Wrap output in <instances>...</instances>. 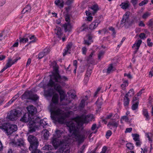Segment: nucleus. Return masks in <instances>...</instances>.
<instances>
[{"label":"nucleus","instance_id":"obj_31","mask_svg":"<svg viewBox=\"0 0 153 153\" xmlns=\"http://www.w3.org/2000/svg\"><path fill=\"white\" fill-rule=\"evenodd\" d=\"M37 148L38 147L36 146L35 148H32V149L29 148V149L31 152V153H42L41 151L37 149Z\"/></svg>","mask_w":153,"mask_h":153},{"label":"nucleus","instance_id":"obj_53","mask_svg":"<svg viewBox=\"0 0 153 153\" xmlns=\"http://www.w3.org/2000/svg\"><path fill=\"white\" fill-rule=\"evenodd\" d=\"M85 146L83 145L79 150L77 153H83L84 152L83 150L85 149Z\"/></svg>","mask_w":153,"mask_h":153},{"label":"nucleus","instance_id":"obj_26","mask_svg":"<svg viewBox=\"0 0 153 153\" xmlns=\"http://www.w3.org/2000/svg\"><path fill=\"white\" fill-rule=\"evenodd\" d=\"M63 26L65 31H69L71 27V26L69 22L65 23L63 25Z\"/></svg>","mask_w":153,"mask_h":153},{"label":"nucleus","instance_id":"obj_61","mask_svg":"<svg viewBox=\"0 0 153 153\" xmlns=\"http://www.w3.org/2000/svg\"><path fill=\"white\" fill-rule=\"evenodd\" d=\"M135 141L136 142L135 143L136 146H140L142 144V142L140 141V140Z\"/></svg>","mask_w":153,"mask_h":153},{"label":"nucleus","instance_id":"obj_39","mask_svg":"<svg viewBox=\"0 0 153 153\" xmlns=\"http://www.w3.org/2000/svg\"><path fill=\"white\" fill-rule=\"evenodd\" d=\"M19 42L20 43H25L28 40L27 38H25L24 37H23V38H22L21 37H19Z\"/></svg>","mask_w":153,"mask_h":153},{"label":"nucleus","instance_id":"obj_55","mask_svg":"<svg viewBox=\"0 0 153 153\" xmlns=\"http://www.w3.org/2000/svg\"><path fill=\"white\" fill-rule=\"evenodd\" d=\"M87 40L89 41L90 42H92V36L90 34H88L86 37Z\"/></svg>","mask_w":153,"mask_h":153},{"label":"nucleus","instance_id":"obj_58","mask_svg":"<svg viewBox=\"0 0 153 153\" xmlns=\"http://www.w3.org/2000/svg\"><path fill=\"white\" fill-rule=\"evenodd\" d=\"M19 97V94H17L15 95L14 97H13V98L11 99L12 101L13 102H14L16 99H17Z\"/></svg>","mask_w":153,"mask_h":153},{"label":"nucleus","instance_id":"obj_8","mask_svg":"<svg viewBox=\"0 0 153 153\" xmlns=\"http://www.w3.org/2000/svg\"><path fill=\"white\" fill-rule=\"evenodd\" d=\"M27 140L30 143L29 148L32 149L33 148L38 147L39 146V142L38 139L34 136L33 135H29L28 137Z\"/></svg>","mask_w":153,"mask_h":153},{"label":"nucleus","instance_id":"obj_5","mask_svg":"<svg viewBox=\"0 0 153 153\" xmlns=\"http://www.w3.org/2000/svg\"><path fill=\"white\" fill-rule=\"evenodd\" d=\"M0 128L9 135L17 130V126L15 125H10L9 123H4L0 126Z\"/></svg>","mask_w":153,"mask_h":153},{"label":"nucleus","instance_id":"obj_51","mask_svg":"<svg viewBox=\"0 0 153 153\" xmlns=\"http://www.w3.org/2000/svg\"><path fill=\"white\" fill-rule=\"evenodd\" d=\"M138 134H134V141L140 140Z\"/></svg>","mask_w":153,"mask_h":153},{"label":"nucleus","instance_id":"obj_42","mask_svg":"<svg viewBox=\"0 0 153 153\" xmlns=\"http://www.w3.org/2000/svg\"><path fill=\"white\" fill-rule=\"evenodd\" d=\"M128 85L127 81L126 80L121 85V87L123 90H124L125 87Z\"/></svg>","mask_w":153,"mask_h":153},{"label":"nucleus","instance_id":"obj_21","mask_svg":"<svg viewBox=\"0 0 153 153\" xmlns=\"http://www.w3.org/2000/svg\"><path fill=\"white\" fill-rule=\"evenodd\" d=\"M130 5L129 2L128 1H126L125 2L122 3L120 5V6L123 9H126L128 8Z\"/></svg>","mask_w":153,"mask_h":153},{"label":"nucleus","instance_id":"obj_47","mask_svg":"<svg viewBox=\"0 0 153 153\" xmlns=\"http://www.w3.org/2000/svg\"><path fill=\"white\" fill-rule=\"evenodd\" d=\"M151 39L150 38H148L147 39V45L150 47H151L153 45V43L152 42H151Z\"/></svg>","mask_w":153,"mask_h":153},{"label":"nucleus","instance_id":"obj_45","mask_svg":"<svg viewBox=\"0 0 153 153\" xmlns=\"http://www.w3.org/2000/svg\"><path fill=\"white\" fill-rule=\"evenodd\" d=\"M129 119L126 116H123L121 118V123L123 121H125V122H127L128 121Z\"/></svg>","mask_w":153,"mask_h":153},{"label":"nucleus","instance_id":"obj_36","mask_svg":"<svg viewBox=\"0 0 153 153\" xmlns=\"http://www.w3.org/2000/svg\"><path fill=\"white\" fill-rule=\"evenodd\" d=\"M14 64V62H13L12 59L10 58H9L6 65L9 68Z\"/></svg>","mask_w":153,"mask_h":153},{"label":"nucleus","instance_id":"obj_20","mask_svg":"<svg viewBox=\"0 0 153 153\" xmlns=\"http://www.w3.org/2000/svg\"><path fill=\"white\" fill-rule=\"evenodd\" d=\"M142 43V41L141 39H139L138 40H136L135 41V42L134 43V47H136L134 50V53L137 52L138 51L139 47Z\"/></svg>","mask_w":153,"mask_h":153},{"label":"nucleus","instance_id":"obj_60","mask_svg":"<svg viewBox=\"0 0 153 153\" xmlns=\"http://www.w3.org/2000/svg\"><path fill=\"white\" fill-rule=\"evenodd\" d=\"M132 130V128H126L125 131V133H130Z\"/></svg>","mask_w":153,"mask_h":153},{"label":"nucleus","instance_id":"obj_18","mask_svg":"<svg viewBox=\"0 0 153 153\" xmlns=\"http://www.w3.org/2000/svg\"><path fill=\"white\" fill-rule=\"evenodd\" d=\"M59 151L60 153H69L70 152L68 145H63L62 147L59 148Z\"/></svg>","mask_w":153,"mask_h":153},{"label":"nucleus","instance_id":"obj_50","mask_svg":"<svg viewBox=\"0 0 153 153\" xmlns=\"http://www.w3.org/2000/svg\"><path fill=\"white\" fill-rule=\"evenodd\" d=\"M112 134V133L111 131H108L105 135L106 138H108Z\"/></svg>","mask_w":153,"mask_h":153},{"label":"nucleus","instance_id":"obj_34","mask_svg":"<svg viewBox=\"0 0 153 153\" xmlns=\"http://www.w3.org/2000/svg\"><path fill=\"white\" fill-rule=\"evenodd\" d=\"M31 7L30 6L27 5L22 10V13H25L26 12H30L31 10Z\"/></svg>","mask_w":153,"mask_h":153},{"label":"nucleus","instance_id":"obj_56","mask_svg":"<svg viewBox=\"0 0 153 153\" xmlns=\"http://www.w3.org/2000/svg\"><path fill=\"white\" fill-rule=\"evenodd\" d=\"M50 52V49L48 48L45 49L44 50L43 52L45 53V55H46L48 54Z\"/></svg>","mask_w":153,"mask_h":153},{"label":"nucleus","instance_id":"obj_25","mask_svg":"<svg viewBox=\"0 0 153 153\" xmlns=\"http://www.w3.org/2000/svg\"><path fill=\"white\" fill-rule=\"evenodd\" d=\"M47 119H44L42 120H40L39 122V124H38L39 126L40 125V126H42L43 128H44L45 126L47 125Z\"/></svg>","mask_w":153,"mask_h":153},{"label":"nucleus","instance_id":"obj_1","mask_svg":"<svg viewBox=\"0 0 153 153\" xmlns=\"http://www.w3.org/2000/svg\"><path fill=\"white\" fill-rule=\"evenodd\" d=\"M94 118L92 114H90L87 115H83L66 123V125L68 128L69 132L72 134V137L75 138L79 143H82L85 138V134H79L80 130H82L83 128V124L88 123L89 121H91Z\"/></svg>","mask_w":153,"mask_h":153},{"label":"nucleus","instance_id":"obj_15","mask_svg":"<svg viewBox=\"0 0 153 153\" xmlns=\"http://www.w3.org/2000/svg\"><path fill=\"white\" fill-rule=\"evenodd\" d=\"M27 109L29 114L31 115V117H33L35 116L34 115L36 114V108L33 105H30L27 107Z\"/></svg>","mask_w":153,"mask_h":153},{"label":"nucleus","instance_id":"obj_49","mask_svg":"<svg viewBox=\"0 0 153 153\" xmlns=\"http://www.w3.org/2000/svg\"><path fill=\"white\" fill-rule=\"evenodd\" d=\"M105 53L103 51H100L98 54V58L99 59H100L103 56Z\"/></svg>","mask_w":153,"mask_h":153},{"label":"nucleus","instance_id":"obj_38","mask_svg":"<svg viewBox=\"0 0 153 153\" xmlns=\"http://www.w3.org/2000/svg\"><path fill=\"white\" fill-rule=\"evenodd\" d=\"M53 148L52 146L50 145L47 144L46 145L43 147L44 150H51Z\"/></svg>","mask_w":153,"mask_h":153},{"label":"nucleus","instance_id":"obj_46","mask_svg":"<svg viewBox=\"0 0 153 153\" xmlns=\"http://www.w3.org/2000/svg\"><path fill=\"white\" fill-rule=\"evenodd\" d=\"M65 20L67 22L70 23V16L69 14H67L65 16Z\"/></svg>","mask_w":153,"mask_h":153},{"label":"nucleus","instance_id":"obj_23","mask_svg":"<svg viewBox=\"0 0 153 153\" xmlns=\"http://www.w3.org/2000/svg\"><path fill=\"white\" fill-rule=\"evenodd\" d=\"M115 68L113 66L112 64H110L107 69V73L109 74L115 71Z\"/></svg>","mask_w":153,"mask_h":153},{"label":"nucleus","instance_id":"obj_4","mask_svg":"<svg viewBox=\"0 0 153 153\" xmlns=\"http://www.w3.org/2000/svg\"><path fill=\"white\" fill-rule=\"evenodd\" d=\"M54 87V89L58 91L60 96V101L62 105H67L71 102V100L65 99V94L64 91L62 90L60 85L58 84H55L52 87Z\"/></svg>","mask_w":153,"mask_h":153},{"label":"nucleus","instance_id":"obj_57","mask_svg":"<svg viewBox=\"0 0 153 153\" xmlns=\"http://www.w3.org/2000/svg\"><path fill=\"white\" fill-rule=\"evenodd\" d=\"M45 55V53H44L43 52L40 53L39 54L38 58L39 59H41Z\"/></svg>","mask_w":153,"mask_h":153},{"label":"nucleus","instance_id":"obj_48","mask_svg":"<svg viewBox=\"0 0 153 153\" xmlns=\"http://www.w3.org/2000/svg\"><path fill=\"white\" fill-rule=\"evenodd\" d=\"M108 29L109 30L111 31L113 33L112 35L114 36V37L116 33L115 30L112 27H110L108 28Z\"/></svg>","mask_w":153,"mask_h":153},{"label":"nucleus","instance_id":"obj_52","mask_svg":"<svg viewBox=\"0 0 153 153\" xmlns=\"http://www.w3.org/2000/svg\"><path fill=\"white\" fill-rule=\"evenodd\" d=\"M139 37L142 39H145L146 37L145 34L144 33H141L139 35Z\"/></svg>","mask_w":153,"mask_h":153},{"label":"nucleus","instance_id":"obj_7","mask_svg":"<svg viewBox=\"0 0 153 153\" xmlns=\"http://www.w3.org/2000/svg\"><path fill=\"white\" fill-rule=\"evenodd\" d=\"M33 120L30 121L28 123L29 131L30 133L35 132L36 129L38 128L39 122L40 120V118L37 116L34 117Z\"/></svg>","mask_w":153,"mask_h":153},{"label":"nucleus","instance_id":"obj_40","mask_svg":"<svg viewBox=\"0 0 153 153\" xmlns=\"http://www.w3.org/2000/svg\"><path fill=\"white\" fill-rule=\"evenodd\" d=\"M151 15V13L148 12H146L142 16V18L143 19H146Z\"/></svg>","mask_w":153,"mask_h":153},{"label":"nucleus","instance_id":"obj_35","mask_svg":"<svg viewBox=\"0 0 153 153\" xmlns=\"http://www.w3.org/2000/svg\"><path fill=\"white\" fill-rule=\"evenodd\" d=\"M68 97L69 98L68 100H71V101L72 100L71 99H74L76 96V95L74 94L71 93V92H68Z\"/></svg>","mask_w":153,"mask_h":153},{"label":"nucleus","instance_id":"obj_28","mask_svg":"<svg viewBox=\"0 0 153 153\" xmlns=\"http://www.w3.org/2000/svg\"><path fill=\"white\" fill-rule=\"evenodd\" d=\"M42 134L45 140H47L49 136V132L46 129H44L42 131Z\"/></svg>","mask_w":153,"mask_h":153},{"label":"nucleus","instance_id":"obj_64","mask_svg":"<svg viewBox=\"0 0 153 153\" xmlns=\"http://www.w3.org/2000/svg\"><path fill=\"white\" fill-rule=\"evenodd\" d=\"M107 149V148L106 146H104L103 147L102 151L100 153H105Z\"/></svg>","mask_w":153,"mask_h":153},{"label":"nucleus","instance_id":"obj_24","mask_svg":"<svg viewBox=\"0 0 153 153\" xmlns=\"http://www.w3.org/2000/svg\"><path fill=\"white\" fill-rule=\"evenodd\" d=\"M62 133V131L59 130H57L56 131L55 133L53 135V137L58 139L61 136Z\"/></svg>","mask_w":153,"mask_h":153},{"label":"nucleus","instance_id":"obj_32","mask_svg":"<svg viewBox=\"0 0 153 153\" xmlns=\"http://www.w3.org/2000/svg\"><path fill=\"white\" fill-rule=\"evenodd\" d=\"M128 97V94H126L124 97V104L125 106H127L129 103V100Z\"/></svg>","mask_w":153,"mask_h":153},{"label":"nucleus","instance_id":"obj_16","mask_svg":"<svg viewBox=\"0 0 153 153\" xmlns=\"http://www.w3.org/2000/svg\"><path fill=\"white\" fill-rule=\"evenodd\" d=\"M55 33L56 34L57 37L59 40H60L61 39L62 36L63 35L62 32V30L61 27L56 26V28L54 29Z\"/></svg>","mask_w":153,"mask_h":153},{"label":"nucleus","instance_id":"obj_13","mask_svg":"<svg viewBox=\"0 0 153 153\" xmlns=\"http://www.w3.org/2000/svg\"><path fill=\"white\" fill-rule=\"evenodd\" d=\"M34 117H31V115L28 113H26L23 116V117L20 119L21 121L27 123L29 122L30 121L33 120Z\"/></svg>","mask_w":153,"mask_h":153},{"label":"nucleus","instance_id":"obj_27","mask_svg":"<svg viewBox=\"0 0 153 153\" xmlns=\"http://www.w3.org/2000/svg\"><path fill=\"white\" fill-rule=\"evenodd\" d=\"M72 46V44L71 43H69L66 47V50H65L64 53H63V56H65L68 53H70L69 52L70 51V49L71 48Z\"/></svg>","mask_w":153,"mask_h":153},{"label":"nucleus","instance_id":"obj_10","mask_svg":"<svg viewBox=\"0 0 153 153\" xmlns=\"http://www.w3.org/2000/svg\"><path fill=\"white\" fill-rule=\"evenodd\" d=\"M24 98L26 99H29L34 101L36 100L38 98V96L36 94H33L31 91H26L23 95Z\"/></svg>","mask_w":153,"mask_h":153},{"label":"nucleus","instance_id":"obj_33","mask_svg":"<svg viewBox=\"0 0 153 153\" xmlns=\"http://www.w3.org/2000/svg\"><path fill=\"white\" fill-rule=\"evenodd\" d=\"M143 114L146 118V120H148L149 119V116L148 114V111L146 109L143 108Z\"/></svg>","mask_w":153,"mask_h":153},{"label":"nucleus","instance_id":"obj_9","mask_svg":"<svg viewBox=\"0 0 153 153\" xmlns=\"http://www.w3.org/2000/svg\"><path fill=\"white\" fill-rule=\"evenodd\" d=\"M20 113L19 111L14 109L10 111L7 114V117L10 120L14 121L17 119Z\"/></svg>","mask_w":153,"mask_h":153},{"label":"nucleus","instance_id":"obj_2","mask_svg":"<svg viewBox=\"0 0 153 153\" xmlns=\"http://www.w3.org/2000/svg\"><path fill=\"white\" fill-rule=\"evenodd\" d=\"M59 95L55 94L52 99V103L51 104L50 111L52 119L60 123H63L65 118L68 116L67 114L64 111L57 108L56 105L59 100Z\"/></svg>","mask_w":153,"mask_h":153},{"label":"nucleus","instance_id":"obj_12","mask_svg":"<svg viewBox=\"0 0 153 153\" xmlns=\"http://www.w3.org/2000/svg\"><path fill=\"white\" fill-rule=\"evenodd\" d=\"M144 89H142L140 91L138 92L134 96V101L137 100V101L134 102V111L138 108V105L139 103V97L141 96L142 93H143Z\"/></svg>","mask_w":153,"mask_h":153},{"label":"nucleus","instance_id":"obj_62","mask_svg":"<svg viewBox=\"0 0 153 153\" xmlns=\"http://www.w3.org/2000/svg\"><path fill=\"white\" fill-rule=\"evenodd\" d=\"M84 44L85 45H89L91 43V42H90L89 41L85 39L84 41Z\"/></svg>","mask_w":153,"mask_h":153},{"label":"nucleus","instance_id":"obj_3","mask_svg":"<svg viewBox=\"0 0 153 153\" xmlns=\"http://www.w3.org/2000/svg\"><path fill=\"white\" fill-rule=\"evenodd\" d=\"M52 65L54 73L51 76L50 79L48 84L49 86L52 87L55 82H57L59 83L62 84L65 82L68 81V78L66 76H61L59 73V67L56 62L52 63Z\"/></svg>","mask_w":153,"mask_h":153},{"label":"nucleus","instance_id":"obj_59","mask_svg":"<svg viewBox=\"0 0 153 153\" xmlns=\"http://www.w3.org/2000/svg\"><path fill=\"white\" fill-rule=\"evenodd\" d=\"M74 0H68L66 2V4L68 5H70L73 2Z\"/></svg>","mask_w":153,"mask_h":153},{"label":"nucleus","instance_id":"obj_11","mask_svg":"<svg viewBox=\"0 0 153 153\" xmlns=\"http://www.w3.org/2000/svg\"><path fill=\"white\" fill-rule=\"evenodd\" d=\"M51 142L55 149H57L59 146H60L65 145L64 144L63 141H61L55 137H52L51 140Z\"/></svg>","mask_w":153,"mask_h":153},{"label":"nucleus","instance_id":"obj_63","mask_svg":"<svg viewBox=\"0 0 153 153\" xmlns=\"http://www.w3.org/2000/svg\"><path fill=\"white\" fill-rule=\"evenodd\" d=\"M149 77H152L153 76V68L151 69L149 74Z\"/></svg>","mask_w":153,"mask_h":153},{"label":"nucleus","instance_id":"obj_30","mask_svg":"<svg viewBox=\"0 0 153 153\" xmlns=\"http://www.w3.org/2000/svg\"><path fill=\"white\" fill-rule=\"evenodd\" d=\"M92 73L91 69L88 68L86 71V72L85 75V79L88 80L89 79V77H90Z\"/></svg>","mask_w":153,"mask_h":153},{"label":"nucleus","instance_id":"obj_54","mask_svg":"<svg viewBox=\"0 0 153 153\" xmlns=\"http://www.w3.org/2000/svg\"><path fill=\"white\" fill-rule=\"evenodd\" d=\"M82 30H81V31H84V30H86L88 29V27L85 24H83L82 26Z\"/></svg>","mask_w":153,"mask_h":153},{"label":"nucleus","instance_id":"obj_19","mask_svg":"<svg viewBox=\"0 0 153 153\" xmlns=\"http://www.w3.org/2000/svg\"><path fill=\"white\" fill-rule=\"evenodd\" d=\"M89 8L92 10L91 12L93 15H94L99 10L98 6L97 4L92 5Z\"/></svg>","mask_w":153,"mask_h":153},{"label":"nucleus","instance_id":"obj_14","mask_svg":"<svg viewBox=\"0 0 153 153\" xmlns=\"http://www.w3.org/2000/svg\"><path fill=\"white\" fill-rule=\"evenodd\" d=\"M119 124L118 121L111 120L110 121L108 125V126L111 129H112V128H115L114 131L116 129Z\"/></svg>","mask_w":153,"mask_h":153},{"label":"nucleus","instance_id":"obj_37","mask_svg":"<svg viewBox=\"0 0 153 153\" xmlns=\"http://www.w3.org/2000/svg\"><path fill=\"white\" fill-rule=\"evenodd\" d=\"M87 96H85V98L83 99L81 101L79 106L81 108H83L85 105V101L87 99Z\"/></svg>","mask_w":153,"mask_h":153},{"label":"nucleus","instance_id":"obj_6","mask_svg":"<svg viewBox=\"0 0 153 153\" xmlns=\"http://www.w3.org/2000/svg\"><path fill=\"white\" fill-rule=\"evenodd\" d=\"M131 15V14L129 12H127L123 15L120 24V27H123L124 25L126 28H128L133 24V20L130 19Z\"/></svg>","mask_w":153,"mask_h":153},{"label":"nucleus","instance_id":"obj_22","mask_svg":"<svg viewBox=\"0 0 153 153\" xmlns=\"http://www.w3.org/2000/svg\"><path fill=\"white\" fill-rule=\"evenodd\" d=\"M13 143L16 146L20 147L24 145V142L21 139H19L17 140V141L13 142Z\"/></svg>","mask_w":153,"mask_h":153},{"label":"nucleus","instance_id":"obj_17","mask_svg":"<svg viewBox=\"0 0 153 153\" xmlns=\"http://www.w3.org/2000/svg\"><path fill=\"white\" fill-rule=\"evenodd\" d=\"M101 22L100 21L99 19H97L96 20L93 22L89 26V29L91 30H94L96 28L98 25Z\"/></svg>","mask_w":153,"mask_h":153},{"label":"nucleus","instance_id":"obj_29","mask_svg":"<svg viewBox=\"0 0 153 153\" xmlns=\"http://www.w3.org/2000/svg\"><path fill=\"white\" fill-rule=\"evenodd\" d=\"M55 3L56 5L61 8L63 7L64 2L62 0H56L55 1Z\"/></svg>","mask_w":153,"mask_h":153},{"label":"nucleus","instance_id":"obj_43","mask_svg":"<svg viewBox=\"0 0 153 153\" xmlns=\"http://www.w3.org/2000/svg\"><path fill=\"white\" fill-rule=\"evenodd\" d=\"M148 0H144L143 1H142L139 4V5L140 6H142L147 4L148 3Z\"/></svg>","mask_w":153,"mask_h":153},{"label":"nucleus","instance_id":"obj_41","mask_svg":"<svg viewBox=\"0 0 153 153\" xmlns=\"http://www.w3.org/2000/svg\"><path fill=\"white\" fill-rule=\"evenodd\" d=\"M127 148L129 150H132L133 149L134 147L132 144L131 143H128L126 144Z\"/></svg>","mask_w":153,"mask_h":153},{"label":"nucleus","instance_id":"obj_44","mask_svg":"<svg viewBox=\"0 0 153 153\" xmlns=\"http://www.w3.org/2000/svg\"><path fill=\"white\" fill-rule=\"evenodd\" d=\"M149 27H151L153 25V21L152 19H150L148 22L146 23Z\"/></svg>","mask_w":153,"mask_h":153}]
</instances>
